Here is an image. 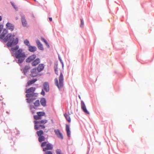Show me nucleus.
Masks as SVG:
<instances>
[{
    "label": "nucleus",
    "instance_id": "1",
    "mask_svg": "<svg viewBox=\"0 0 154 154\" xmlns=\"http://www.w3.org/2000/svg\"><path fill=\"white\" fill-rule=\"evenodd\" d=\"M15 34L13 35L10 33V47L12 52L11 53L12 56H14L18 59V63H21L25 59L26 56L25 53L23 50L19 49L18 50L19 47L16 45L18 43V40L17 38L14 39L13 37L14 36Z\"/></svg>",
    "mask_w": 154,
    "mask_h": 154
},
{
    "label": "nucleus",
    "instance_id": "2",
    "mask_svg": "<svg viewBox=\"0 0 154 154\" xmlns=\"http://www.w3.org/2000/svg\"><path fill=\"white\" fill-rule=\"evenodd\" d=\"M54 71L55 73L58 75V71L60 73V75L58 77V81L57 78L54 79V83L58 87L59 90L63 88L64 86V77L63 74L60 70H57V66L55 67Z\"/></svg>",
    "mask_w": 154,
    "mask_h": 154
},
{
    "label": "nucleus",
    "instance_id": "3",
    "mask_svg": "<svg viewBox=\"0 0 154 154\" xmlns=\"http://www.w3.org/2000/svg\"><path fill=\"white\" fill-rule=\"evenodd\" d=\"M3 27V25H0V38L3 39L5 42H8L6 46L9 48L10 47V34L8 33V31L6 29H4L2 31Z\"/></svg>",
    "mask_w": 154,
    "mask_h": 154
},
{
    "label": "nucleus",
    "instance_id": "4",
    "mask_svg": "<svg viewBox=\"0 0 154 154\" xmlns=\"http://www.w3.org/2000/svg\"><path fill=\"white\" fill-rule=\"evenodd\" d=\"M48 122V120L45 119L38 121H34L35 129L37 130L40 128H45V126L44 125L47 123Z\"/></svg>",
    "mask_w": 154,
    "mask_h": 154
},
{
    "label": "nucleus",
    "instance_id": "5",
    "mask_svg": "<svg viewBox=\"0 0 154 154\" xmlns=\"http://www.w3.org/2000/svg\"><path fill=\"white\" fill-rule=\"evenodd\" d=\"M35 90V87H31L29 89H26V93H27L26 95V97H31L34 96L37 97L38 94L34 93Z\"/></svg>",
    "mask_w": 154,
    "mask_h": 154
},
{
    "label": "nucleus",
    "instance_id": "6",
    "mask_svg": "<svg viewBox=\"0 0 154 154\" xmlns=\"http://www.w3.org/2000/svg\"><path fill=\"white\" fill-rule=\"evenodd\" d=\"M41 146L42 147H44L43 148V149L44 151L52 150L53 148V146L52 144L46 141L42 142L41 144Z\"/></svg>",
    "mask_w": 154,
    "mask_h": 154
},
{
    "label": "nucleus",
    "instance_id": "7",
    "mask_svg": "<svg viewBox=\"0 0 154 154\" xmlns=\"http://www.w3.org/2000/svg\"><path fill=\"white\" fill-rule=\"evenodd\" d=\"M37 115L33 116L35 120H39L42 119V117L45 116V114L44 112H39L36 113Z\"/></svg>",
    "mask_w": 154,
    "mask_h": 154
},
{
    "label": "nucleus",
    "instance_id": "8",
    "mask_svg": "<svg viewBox=\"0 0 154 154\" xmlns=\"http://www.w3.org/2000/svg\"><path fill=\"white\" fill-rule=\"evenodd\" d=\"M81 107L83 111L85 114H89V112L87 110L85 105L83 101H81Z\"/></svg>",
    "mask_w": 154,
    "mask_h": 154
},
{
    "label": "nucleus",
    "instance_id": "9",
    "mask_svg": "<svg viewBox=\"0 0 154 154\" xmlns=\"http://www.w3.org/2000/svg\"><path fill=\"white\" fill-rule=\"evenodd\" d=\"M31 76L32 77H35L38 75L39 74V72H38L37 69L36 68H34L32 69L31 71Z\"/></svg>",
    "mask_w": 154,
    "mask_h": 154
},
{
    "label": "nucleus",
    "instance_id": "10",
    "mask_svg": "<svg viewBox=\"0 0 154 154\" xmlns=\"http://www.w3.org/2000/svg\"><path fill=\"white\" fill-rule=\"evenodd\" d=\"M54 132L58 138H60L61 139H63V135L59 129H57L54 130Z\"/></svg>",
    "mask_w": 154,
    "mask_h": 154
},
{
    "label": "nucleus",
    "instance_id": "11",
    "mask_svg": "<svg viewBox=\"0 0 154 154\" xmlns=\"http://www.w3.org/2000/svg\"><path fill=\"white\" fill-rule=\"evenodd\" d=\"M36 56L35 54H33L30 56L26 60V61L27 63H29L34 60L36 58Z\"/></svg>",
    "mask_w": 154,
    "mask_h": 154
},
{
    "label": "nucleus",
    "instance_id": "12",
    "mask_svg": "<svg viewBox=\"0 0 154 154\" xmlns=\"http://www.w3.org/2000/svg\"><path fill=\"white\" fill-rule=\"evenodd\" d=\"M21 20L22 25L24 27L27 26V23L24 16H22L21 17Z\"/></svg>",
    "mask_w": 154,
    "mask_h": 154
},
{
    "label": "nucleus",
    "instance_id": "13",
    "mask_svg": "<svg viewBox=\"0 0 154 154\" xmlns=\"http://www.w3.org/2000/svg\"><path fill=\"white\" fill-rule=\"evenodd\" d=\"M43 86L44 89L46 92L49 91V85L48 82H46L43 84Z\"/></svg>",
    "mask_w": 154,
    "mask_h": 154
},
{
    "label": "nucleus",
    "instance_id": "14",
    "mask_svg": "<svg viewBox=\"0 0 154 154\" xmlns=\"http://www.w3.org/2000/svg\"><path fill=\"white\" fill-rule=\"evenodd\" d=\"M37 48L36 47L32 46H29L28 47L29 51L32 52H34L36 51Z\"/></svg>",
    "mask_w": 154,
    "mask_h": 154
},
{
    "label": "nucleus",
    "instance_id": "15",
    "mask_svg": "<svg viewBox=\"0 0 154 154\" xmlns=\"http://www.w3.org/2000/svg\"><path fill=\"white\" fill-rule=\"evenodd\" d=\"M40 62V60L39 58H37L34 60L32 63L33 66H35L37 65Z\"/></svg>",
    "mask_w": 154,
    "mask_h": 154
},
{
    "label": "nucleus",
    "instance_id": "16",
    "mask_svg": "<svg viewBox=\"0 0 154 154\" xmlns=\"http://www.w3.org/2000/svg\"><path fill=\"white\" fill-rule=\"evenodd\" d=\"M36 42L38 49L41 50H43V48L42 45L40 43V41L38 40H37Z\"/></svg>",
    "mask_w": 154,
    "mask_h": 154
},
{
    "label": "nucleus",
    "instance_id": "17",
    "mask_svg": "<svg viewBox=\"0 0 154 154\" xmlns=\"http://www.w3.org/2000/svg\"><path fill=\"white\" fill-rule=\"evenodd\" d=\"M66 131L67 132V136L68 137H70V131L69 127L68 125H66Z\"/></svg>",
    "mask_w": 154,
    "mask_h": 154
},
{
    "label": "nucleus",
    "instance_id": "18",
    "mask_svg": "<svg viewBox=\"0 0 154 154\" xmlns=\"http://www.w3.org/2000/svg\"><path fill=\"white\" fill-rule=\"evenodd\" d=\"M44 67L43 64H39L38 66L37 69L38 72H39L43 70L44 68Z\"/></svg>",
    "mask_w": 154,
    "mask_h": 154
},
{
    "label": "nucleus",
    "instance_id": "19",
    "mask_svg": "<svg viewBox=\"0 0 154 154\" xmlns=\"http://www.w3.org/2000/svg\"><path fill=\"white\" fill-rule=\"evenodd\" d=\"M40 103L41 105L45 106L46 105V100L45 98H41L40 100Z\"/></svg>",
    "mask_w": 154,
    "mask_h": 154
},
{
    "label": "nucleus",
    "instance_id": "20",
    "mask_svg": "<svg viewBox=\"0 0 154 154\" xmlns=\"http://www.w3.org/2000/svg\"><path fill=\"white\" fill-rule=\"evenodd\" d=\"M64 115L65 117L66 120L69 122L70 123L71 122V119L69 115L65 113L64 114Z\"/></svg>",
    "mask_w": 154,
    "mask_h": 154
},
{
    "label": "nucleus",
    "instance_id": "21",
    "mask_svg": "<svg viewBox=\"0 0 154 154\" xmlns=\"http://www.w3.org/2000/svg\"><path fill=\"white\" fill-rule=\"evenodd\" d=\"M30 98H27L26 99L27 102L28 103H30L33 101V100L35 99V98L33 97H31Z\"/></svg>",
    "mask_w": 154,
    "mask_h": 154
},
{
    "label": "nucleus",
    "instance_id": "22",
    "mask_svg": "<svg viewBox=\"0 0 154 154\" xmlns=\"http://www.w3.org/2000/svg\"><path fill=\"white\" fill-rule=\"evenodd\" d=\"M37 81V79H33L27 82V85L28 86L32 84H33L34 82H35Z\"/></svg>",
    "mask_w": 154,
    "mask_h": 154
},
{
    "label": "nucleus",
    "instance_id": "23",
    "mask_svg": "<svg viewBox=\"0 0 154 154\" xmlns=\"http://www.w3.org/2000/svg\"><path fill=\"white\" fill-rule=\"evenodd\" d=\"M45 140V137L43 136H42L38 137V140L40 142H41L42 141H44Z\"/></svg>",
    "mask_w": 154,
    "mask_h": 154
},
{
    "label": "nucleus",
    "instance_id": "24",
    "mask_svg": "<svg viewBox=\"0 0 154 154\" xmlns=\"http://www.w3.org/2000/svg\"><path fill=\"white\" fill-rule=\"evenodd\" d=\"M36 133L38 136V137H40L42 136V135H43L44 132L42 130H40L39 131H37L36 132Z\"/></svg>",
    "mask_w": 154,
    "mask_h": 154
},
{
    "label": "nucleus",
    "instance_id": "25",
    "mask_svg": "<svg viewBox=\"0 0 154 154\" xmlns=\"http://www.w3.org/2000/svg\"><path fill=\"white\" fill-rule=\"evenodd\" d=\"M24 43L26 45L28 46V47L30 45L29 41L27 39L24 41Z\"/></svg>",
    "mask_w": 154,
    "mask_h": 154
},
{
    "label": "nucleus",
    "instance_id": "26",
    "mask_svg": "<svg viewBox=\"0 0 154 154\" xmlns=\"http://www.w3.org/2000/svg\"><path fill=\"white\" fill-rule=\"evenodd\" d=\"M34 104L35 106L36 107H38L40 105L39 101V100H36L35 102L34 103Z\"/></svg>",
    "mask_w": 154,
    "mask_h": 154
},
{
    "label": "nucleus",
    "instance_id": "27",
    "mask_svg": "<svg viewBox=\"0 0 154 154\" xmlns=\"http://www.w3.org/2000/svg\"><path fill=\"white\" fill-rule=\"evenodd\" d=\"M11 3L14 8L16 10H17L18 9V8L17 6L16 5L15 3L13 2H11Z\"/></svg>",
    "mask_w": 154,
    "mask_h": 154
},
{
    "label": "nucleus",
    "instance_id": "28",
    "mask_svg": "<svg viewBox=\"0 0 154 154\" xmlns=\"http://www.w3.org/2000/svg\"><path fill=\"white\" fill-rule=\"evenodd\" d=\"M57 154H63L61 150L60 149H57L56 150Z\"/></svg>",
    "mask_w": 154,
    "mask_h": 154
},
{
    "label": "nucleus",
    "instance_id": "29",
    "mask_svg": "<svg viewBox=\"0 0 154 154\" xmlns=\"http://www.w3.org/2000/svg\"><path fill=\"white\" fill-rule=\"evenodd\" d=\"M42 40L43 41H44L45 43L48 46V48H49V45L48 44V43L47 42V41L45 39H44L43 38H42Z\"/></svg>",
    "mask_w": 154,
    "mask_h": 154
},
{
    "label": "nucleus",
    "instance_id": "30",
    "mask_svg": "<svg viewBox=\"0 0 154 154\" xmlns=\"http://www.w3.org/2000/svg\"><path fill=\"white\" fill-rule=\"evenodd\" d=\"M81 23L80 24V27H83L84 24V23L83 20L82 19H81Z\"/></svg>",
    "mask_w": 154,
    "mask_h": 154
},
{
    "label": "nucleus",
    "instance_id": "31",
    "mask_svg": "<svg viewBox=\"0 0 154 154\" xmlns=\"http://www.w3.org/2000/svg\"><path fill=\"white\" fill-rule=\"evenodd\" d=\"M45 154H53L52 152L50 151H47L45 152Z\"/></svg>",
    "mask_w": 154,
    "mask_h": 154
},
{
    "label": "nucleus",
    "instance_id": "32",
    "mask_svg": "<svg viewBox=\"0 0 154 154\" xmlns=\"http://www.w3.org/2000/svg\"><path fill=\"white\" fill-rule=\"evenodd\" d=\"M14 29V26L10 24V30L12 31Z\"/></svg>",
    "mask_w": 154,
    "mask_h": 154
},
{
    "label": "nucleus",
    "instance_id": "33",
    "mask_svg": "<svg viewBox=\"0 0 154 154\" xmlns=\"http://www.w3.org/2000/svg\"><path fill=\"white\" fill-rule=\"evenodd\" d=\"M41 94L43 95H45V92L43 90H42Z\"/></svg>",
    "mask_w": 154,
    "mask_h": 154
},
{
    "label": "nucleus",
    "instance_id": "34",
    "mask_svg": "<svg viewBox=\"0 0 154 154\" xmlns=\"http://www.w3.org/2000/svg\"><path fill=\"white\" fill-rule=\"evenodd\" d=\"M6 26L7 27H8L10 26V23H8L6 24Z\"/></svg>",
    "mask_w": 154,
    "mask_h": 154
},
{
    "label": "nucleus",
    "instance_id": "35",
    "mask_svg": "<svg viewBox=\"0 0 154 154\" xmlns=\"http://www.w3.org/2000/svg\"><path fill=\"white\" fill-rule=\"evenodd\" d=\"M49 19L50 21H52V18L51 17H49Z\"/></svg>",
    "mask_w": 154,
    "mask_h": 154
},
{
    "label": "nucleus",
    "instance_id": "36",
    "mask_svg": "<svg viewBox=\"0 0 154 154\" xmlns=\"http://www.w3.org/2000/svg\"><path fill=\"white\" fill-rule=\"evenodd\" d=\"M59 59L60 60V61L62 63H63L62 62V60H61V59H60V57H59Z\"/></svg>",
    "mask_w": 154,
    "mask_h": 154
},
{
    "label": "nucleus",
    "instance_id": "37",
    "mask_svg": "<svg viewBox=\"0 0 154 154\" xmlns=\"http://www.w3.org/2000/svg\"><path fill=\"white\" fill-rule=\"evenodd\" d=\"M2 17L1 16H0V21H1L2 20Z\"/></svg>",
    "mask_w": 154,
    "mask_h": 154
},
{
    "label": "nucleus",
    "instance_id": "38",
    "mask_svg": "<svg viewBox=\"0 0 154 154\" xmlns=\"http://www.w3.org/2000/svg\"><path fill=\"white\" fill-rule=\"evenodd\" d=\"M31 112H32V114H33L34 113V112H33L32 111H31Z\"/></svg>",
    "mask_w": 154,
    "mask_h": 154
},
{
    "label": "nucleus",
    "instance_id": "39",
    "mask_svg": "<svg viewBox=\"0 0 154 154\" xmlns=\"http://www.w3.org/2000/svg\"><path fill=\"white\" fill-rule=\"evenodd\" d=\"M79 97L80 99H81V98L80 96V95L79 96Z\"/></svg>",
    "mask_w": 154,
    "mask_h": 154
},
{
    "label": "nucleus",
    "instance_id": "40",
    "mask_svg": "<svg viewBox=\"0 0 154 154\" xmlns=\"http://www.w3.org/2000/svg\"><path fill=\"white\" fill-rule=\"evenodd\" d=\"M32 107L31 106V107H30V109H32Z\"/></svg>",
    "mask_w": 154,
    "mask_h": 154
},
{
    "label": "nucleus",
    "instance_id": "41",
    "mask_svg": "<svg viewBox=\"0 0 154 154\" xmlns=\"http://www.w3.org/2000/svg\"><path fill=\"white\" fill-rule=\"evenodd\" d=\"M18 19V18L16 17V20H17Z\"/></svg>",
    "mask_w": 154,
    "mask_h": 154
},
{
    "label": "nucleus",
    "instance_id": "42",
    "mask_svg": "<svg viewBox=\"0 0 154 154\" xmlns=\"http://www.w3.org/2000/svg\"><path fill=\"white\" fill-rule=\"evenodd\" d=\"M35 1V0H34Z\"/></svg>",
    "mask_w": 154,
    "mask_h": 154
}]
</instances>
